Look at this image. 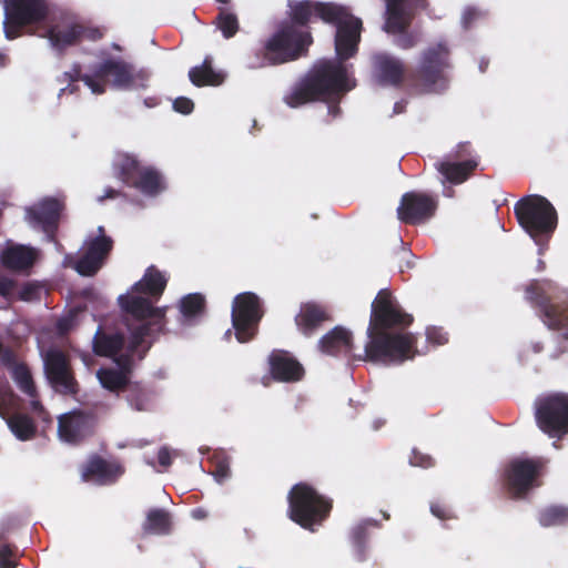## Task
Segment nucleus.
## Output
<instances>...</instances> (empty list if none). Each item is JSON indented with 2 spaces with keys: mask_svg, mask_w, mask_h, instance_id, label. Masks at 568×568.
<instances>
[{
  "mask_svg": "<svg viewBox=\"0 0 568 568\" xmlns=\"http://www.w3.org/2000/svg\"><path fill=\"white\" fill-rule=\"evenodd\" d=\"M122 193L113 187H106L105 191H104V194L99 196V202H103L104 200L106 199H116L121 195Z\"/></svg>",
  "mask_w": 568,
  "mask_h": 568,
  "instance_id": "obj_56",
  "label": "nucleus"
},
{
  "mask_svg": "<svg viewBox=\"0 0 568 568\" xmlns=\"http://www.w3.org/2000/svg\"><path fill=\"white\" fill-rule=\"evenodd\" d=\"M386 24L385 29L387 32L396 33L406 30L408 21L405 17L404 2L403 1H389L386 0Z\"/></svg>",
  "mask_w": 568,
  "mask_h": 568,
  "instance_id": "obj_36",
  "label": "nucleus"
},
{
  "mask_svg": "<svg viewBox=\"0 0 568 568\" xmlns=\"http://www.w3.org/2000/svg\"><path fill=\"white\" fill-rule=\"evenodd\" d=\"M538 521L542 527L562 526L568 523V507L550 505L538 513Z\"/></svg>",
  "mask_w": 568,
  "mask_h": 568,
  "instance_id": "obj_38",
  "label": "nucleus"
},
{
  "mask_svg": "<svg viewBox=\"0 0 568 568\" xmlns=\"http://www.w3.org/2000/svg\"><path fill=\"white\" fill-rule=\"evenodd\" d=\"M547 460L542 457L514 458L504 469L503 481L507 493L514 499H521L541 485Z\"/></svg>",
  "mask_w": 568,
  "mask_h": 568,
  "instance_id": "obj_10",
  "label": "nucleus"
},
{
  "mask_svg": "<svg viewBox=\"0 0 568 568\" xmlns=\"http://www.w3.org/2000/svg\"><path fill=\"white\" fill-rule=\"evenodd\" d=\"M94 77L97 81L104 85L108 81L116 89H130L140 81L148 80V73L143 70L135 71L134 67L122 60L109 58L94 65Z\"/></svg>",
  "mask_w": 568,
  "mask_h": 568,
  "instance_id": "obj_15",
  "label": "nucleus"
},
{
  "mask_svg": "<svg viewBox=\"0 0 568 568\" xmlns=\"http://www.w3.org/2000/svg\"><path fill=\"white\" fill-rule=\"evenodd\" d=\"M97 377L103 388L111 393H124L130 383V378L124 375V372H119L115 368L102 367L97 372Z\"/></svg>",
  "mask_w": 568,
  "mask_h": 568,
  "instance_id": "obj_33",
  "label": "nucleus"
},
{
  "mask_svg": "<svg viewBox=\"0 0 568 568\" xmlns=\"http://www.w3.org/2000/svg\"><path fill=\"white\" fill-rule=\"evenodd\" d=\"M345 93H343V95ZM341 97H342V94L336 98H331V99L324 101V102L336 101V103L328 105V114L332 115L333 118H337L342 112V110L338 105V100L341 99Z\"/></svg>",
  "mask_w": 568,
  "mask_h": 568,
  "instance_id": "obj_55",
  "label": "nucleus"
},
{
  "mask_svg": "<svg viewBox=\"0 0 568 568\" xmlns=\"http://www.w3.org/2000/svg\"><path fill=\"white\" fill-rule=\"evenodd\" d=\"M0 260L6 268L21 272L32 267L37 260V252L24 245H11L2 252Z\"/></svg>",
  "mask_w": 568,
  "mask_h": 568,
  "instance_id": "obj_24",
  "label": "nucleus"
},
{
  "mask_svg": "<svg viewBox=\"0 0 568 568\" xmlns=\"http://www.w3.org/2000/svg\"><path fill=\"white\" fill-rule=\"evenodd\" d=\"M561 329L565 332L556 337L557 345L550 354L551 359H558L565 354L568 355V327Z\"/></svg>",
  "mask_w": 568,
  "mask_h": 568,
  "instance_id": "obj_44",
  "label": "nucleus"
},
{
  "mask_svg": "<svg viewBox=\"0 0 568 568\" xmlns=\"http://www.w3.org/2000/svg\"><path fill=\"white\" fill-rule=\"evenodd\" d=\"M0 363L1 365L13 369L14 366L19 365L20 363L17 362V355L16 353L7 346H3L1 353H0Z\"/></svg>",
  "mask_w": 568,
  "mask_h": 568,
  "instance_id": "obj_49",
  "label": "nucleus"
},
{
  "mask_svg": "<svg viewBox=\"0 0 568 568\" xmlns=\"http://www.w3.org/2000/svg\"><path fill=\"white\" fill-rule=\"evenodd\" d=\"M213 475L219 481H222L230 475V468L225 463H219L213 471Z\"/></svg>",
  "mask_w": 568,
  "mask_h": 568,
  "instance_id": "obj_54",
  "label": "nucleus"
},
{
  "mask_svg": "<svg viewBox=\"0 0 568 568\" xmlns=\"http://www.w3.org/2000/svg\"><path fill=\"white\" fill-rule=\"evenodd\" d=\"M125 469L116 460H106L93 455L82 468V479L98 485H112L124 474Z\"/></svg>",
  "mask_w": 568,
  "mask_h": 568,
  "instance_id": "obj_20",
  "label": "nucleus"
},
{
  "mask_svg": "<svg viewBox=\"0 0 568 568\" xmlns=\"http://www.w3.org/2000/svg\"><path fill=\"white\" fill-rule=\"evenodd\" d=\"M530 348L535 354H539L545 349V345L542 342H534L531 343Z\"/></svg>",
  "mask_w": 568,
  "mask_h": 568,
  "instance_id": "obj_61",
  "label": "nucleus"
},
{
  "mask_svg": "<svg viewBox=\"0 0 568 568\" xmlns=\"http://www.w3.org/2000/svg\"><path fill=\"white\" fill-rule=\"evenodd\" d=\"M477 166V159L456 161L448 158L447 160L436 164L438 172L453 184H460L465 182Z\"/></svg>",
  "mask_w": 568,
  "mask_h": 568,
  "instance_id": "obj_25",
  "label": "nucleus"
},
{
  "mask_svg": "<svg viewBox=\"0 0 568 568\" xmlns=\"http://www.w3.org/2000/svg\"><path fill=\"white\" fill-rule=\"evenodd\" d=\"M214 23L225 39L235 37L240 30L237 16L225 8L220 9Z\"/></svg>",
  "mask_w": 568,
  "mask_h": 568,
  "instance_id": "obj_41",
  "label": "nucleus"
},
{
  "mask_svg": "<svg viewBox=\"0 0 568 568\" xmlns=\"http://www.w3.org/2000/svg\"><path fill=\"white\" fill-rule=\"evenodd\" d=\"M287 516L302 528L315 531L329 517L333 500L320 494L312 485L301 481L287 494Z\"/></svg>",
  "mask_w": 568,
  "mask_h": 568,
  "instance_id": "obj_5",
  "label": "nucleus"
},
{
  "mask_svg": "<svg viewBox=\"0 0 568 568\" xmlns=\"http://www.w3.org/2000/svg\"><path fill=\"white\" fill-rule=\"evenodd\" d=\"M17 547L11 544H2L0 546V568H16L18 566L14 559Z\"/></svg>",
  "mask_w": 568,
  "mask_h": 568,
  "instance_id": "obj_43",
  "label": "nucleus"
},
{
  "mask_svg": "<svg viewBox=\"0 0 568 568\" xmlns=\"http://www.w3.org/2000/svg\"><path fill=\"white\" fill-rule=\"evenodd\" d=\"M63 209V202L54 197H45L27 210V221L44 233L53 234L58 229Z\"/></svg>",
  "mask_w": 568,
  "mask_h": 568,
  "instance_id": "obj_18",
  "label": "nucleus"
},
{
  "mask_svg": "<svg viewBox=\"0 0 568 568\" xmlns=\"http://www.w3.org/2000/svg\"><path fill=\"white\" fill-rule=\"evenodd\" d=\"M143 169L138 156L130 153H119L113 161L115 176L128 186L132 185Z\"/></svg>",
  "mask_w": 568,
  "mask_h": 568,
  "instance_id": "obj_28",
  "label": "nucleus"
},
{
  "mask_svg": "<svg viewBox=\"0 0 568 568\" xmlns=\"http://www.w3.org/2000/svg\"><path fill=\"white\" fill-rule=\"evenodd\" d=\"M404 110V106L400 102H396L395 105H394V113H400L403 112Z\"/></svg>",
  "mask_w": 568,
  "mask_h": 568,
  "instance_id": "obj_63",
  "label": "nucleus"
},
{
  "mask_svg": "<svg viewBox=\"0 0 568 568\" xmlns=\"http://www.w3.org/2000/svg\"><path fill=\"white\" fill-rule=\"evenodd\" d=\"M430 511L435 517H437L442 520H447V519L453 518V513H452L450 508L443 503L432 504Z\"/></svg>",
  "mask_w": 568,
  "mask_h": 568,
  "instance_id": "obj_50",
  "label": "nucleus"
},
{
  "mask_svg": "<svg viewBox=\"0 0 568 568\" xmlns=\"http://www.w3.org/2000/svg\"><path fill=\"white\" fill-rule=\"evenodd\" d=\"M270 374L273 379L282 383H296L303 379V365L287 351L274 349L268 355Z\"/></svg>",
  "mask_w": 568,
  "mask_h": 568,
  "instance_id": "obj_19",
  "label": "nucleus"
},
{
  "mask_svg": "<svg viewBox=\"0 0 568 568\" xmlns=\"http://www.w3.org/2000/svg\"><path fill=\"white\" fill-rule=\"evenodd\" d=\"M398 33L399 36L396 38L395 43L403 50L412 49L419 42V38L415 33L406 32L405 30Z\"/></svg>",
  "mask_w": 568,
  "mask_h": 568,
  "instance_id": "obj_45",
  "label": "nucleus"
},
{
  "mask_svg": "<svg viewBox=\"0 0 568 568\" xmlns=\"http://www.w3.org/2000/svg\"><path fill=\"white\" fill-rule=\"evenodd\" d=\"M519 225L534 239L549 236L557 227V212L541 195H527L514 206Z\"/></svg>",
  "mask_w": 568,
  "mask_h": 568,
  "instance_id": "obj_7",
  "label": "nucleus"
},
{
  "mask_svg": "<svg viewBox=\"0 0 568 568\" xmlns=\"http://www.w3.org/2000/svg\"><path fill=\"white\" fill-rule=\"evenodd\" d=\"M409 464L412 466L422 467V468H429L435 465L434 459L432 456L424 454L417 449H413Z\"/></svg>",
  "mask_w": 568,
  "mask_h": 568,
  "instance_id": "obj_46",
  "label": "nucleus"
},
{
  "mask_svg": "<svg viewBox=\"0 0 568 568\" xmlns=\"http://www.w3.org/2000/svg\"><path fill=\"white\" fill-rule=\"evenodd\" d=\"M191 515L194 519L202 520L207 517V511L202 507H197L192 509Z\"/></svg>",
  "mask_w": 568,
  "mask_h": 568,
  "instance_id": "obj_60",
  "label": "nucleus"
},
{
  "mask_svg": "<svg viewBox=\"0 0 568 568\" xmlns=\"http://www.w3.org/2000/svg\"><path fill=\"white\" fill-rule=\"evenodd\" d=\"M549 281H532L525 288L526 300L538 310V316L550 331L568 327V295L552 296Z\"/></svg>",
  "mask_w": 568,
  "mask_h": 568,
  "instance_id": "obj_8",
  "label": "nucleus"
},
{
  "mask_svg": "<svg viewBox=\"0 0 568 568\" xmlns=\"http://www.w3.org/2000/svg\"><path fill=\"white\" fill-rule=\"evenodd\" d=\"M44 374L49 384L60 394L75 395L79 383L71 365L70 357L63 351L50 348L43 357Z\"/></svg>",
  "mask_w": 568,
  "mask_h": 568,
  "instance_id": "obj_13",
  "label": "nucleus"
},
{
  "mask_svg": "<svg viewBox=\"0 0 568 568\" xmlns=\"http://www.w3.org/2000/svg\"><path fill=\"white\" fill-rule=\"evenodd\" d=\"M378 523L374 519H366L356 525L351 532V540L356 550L358 561L366 559V542L369 537V527H377Z\"/></svg>",
  "mask_w": 568,
  "mask_h": 568,
  "instance_id": "obj_37",
  "label": "nucleus"
},
{
  "mask_svg": "<svg viewBox=\"0 0 568 568\" xmlns=\"http://www.w3.org/2000/svg\"><path fill=\"white\" fill-rule=\"evenodd\" d=\"M332 320L327 307L315 302L303 303L294 318L298 331L306 337H311L325 322Z\"/></svg>",
  "mask_w": 568,
  "mask_h": 568,
  "instance_id": "obj_22",
  "label": "nucleus"
},
{
  "mask_svg": "<svg viewBox=\"0 0 568 568\" xmlns=\"http://www.w3.org/2000/svg\"><path fill=\"white\" fill-rule=\"evenodd\" d=\"M534 416L537 427L549 437L568 435V393L549 392L537 396Z\"/></svg>",
  "mask_w": 568,
  "mask_h": 568,
  "instance_id": "obj_9",
  "label": "nucleus"
},
{
  "mask_svg": "<svg viewBox=\"0 0 568 568\" xmlns=\"http://www.w3.org/2000/svg\"><path fill=\"white\" fill-rule=\"evenodd\" d=\"M38 36L47 38L51 48L59 55H63L69 48L77 47L83 41L101 40L104 30L74 14L61 13L51 18Z\"/></svg>",
  "mask_w": 568,
  "mask_h": 568,
  "instance_id": "obj_6",
  "label": "nucleus"
},
{
  "mask_svg": "<svg viewBox=\"0 0 568 568\" xmlns=\"http://www.w3.org/2000/svg\"><path fill=\"white\" fill-rule=\"evenodd\" d=\"M141 347H138L136 349H131V342L129 343V346L126 348V352L124 354L118 355L114 358V362L119 366V372H124V375L130 378V374L133 369L134 365V355L139 352Z\"/></svg>",
  "mask_w": 568,
  "mask_h": 568,
  "instance_id": "obj_42",
  "label": "nucleus"
},
{
  "mask_svg": "<svg viewBox=\"0 0 568 568\" xmlns=\"http://www.w3.org/2000/svg\"><path fill=\"white\" fill-rule=\"evenodd\" d=\"M8 57L4 53H0V67H4L7 64Z\"/></svg>",
  "mask_w": 568,
  "mask_h": 568,
  "instance_id": "obj_64",
  "label": "nucleus"
},
{
  "mask_svg": "<svg viewBox=\"0 0 568 568\" xmlns=\"http://www.w3.org/2000/svg\"><path fill=\"white\" fill-rule=\"evenodd\" d=\"M414 317L390 290L378 291L371 305L363 359L384 365L402 364L416 355V337L406 332Z\"/></svg>",
  "mask_w": 568,
  "mask_h": 568,
  "instance_id": "obj_2",
  "label": "nucleus"
},
{
  "mask_svg": "<svg viewBox=\"0 0 568 568\" xmlns=\"http://www.w3.org/2000/svg\"><path fill=\"white\" fill-rule=\"evenodd\" d=\"M317 347L325 355H348L353 349V334L343 326H335L320 338Z\"/></svg>",
  "mask_w": 568,
  "mask_h": 568,
  "instance_id": "obj_23",
  "label": "nucleus"
},
{
  "mask_svg": "<svg viewBox=\"0 0 568 568\" xmlns=\"http://www.w3.org/2000/svg\"><path fill=\"white\" fill-rule=\"evenodd\" d=\"M436 197L422 192H406L402 195L397 207V217L408 225L425 223L432 219L437 210Z\"/></svg>",
  "mask_w": 568,
  "mask_h": 568,
  "instance_id": "obj_16",
  "label": "nucleus"
},
{
  "mask_svg": "<svg viewBox=\"0 0 568 568\" xmlns=\"http://www.w3.org/2000/svg\"><path fill=\"white\" fill-rule=\"evenodd\" d=\"M205 297L200 293L187 294L180 301V312L184 318L191 320L205 311Z\"/></svg>",
  "mask_w": 568,
  "mask_h": 568,
  "instance_id": "obj_40",
  "label": "nucleus"
},
{
  "mask_svg": "<svg viewBox=\"0 0 568 568\" xmlns=\"http://www.w3.org/2000/svg\"><path fill=\"white\" fill-rule=\"evenodd\" d=\"M13 287V282L11 280H0V295L6 296L8 295Z\"/></svg>",
  "mask_w": 568,
  "mask_h": 568,
  "instance_id": "obj_57",
  "label": "nucleus"
},
{
  "mask_svg": "<svg viewBox=\"0 0 568 568\" xmlns=\"http://www.w3.org/2000/svg\"><path fill=\"white\" fill-rule=\"evenodd\" d=\"M450 68V48L447 41H438L420 52L416 68L407 73L406 87L416 94L443 93Z\"/></svg>",
  "mask_w": 568,
  "mask_h": 568,
  "instance_id": "obj_3",
  "label": "nucleus"
},
{
  "mask_svg": "<svg viewBox=\"0 0 568 568\" xmlns=\"http://www.w3.org/2000/svg\"><path fill=\"white\" fill-rule=\"evenodd\" d=\"M129 405L138 410L145 412L152 406L153 392L139 382H131L124 390Z\"/></svg>",
  "mask_w": 568,
  "mask_h": 568,
  "instance_id": "obj_32",
  "label": "nucleus"
},
{
  "mask_svg": "<svg viewBox=\"0 0 568 568\" xmlns=\"http://www.w3.org/2000/svg\"><path fill=\"white\" fill-rule=\"evenodd\" d=\"M98 232L99 235L88 242L84 254L73 265L82 276L95 275L113 248V240L104 234V227L99 226Z\"/></svg>",
  "mask_w": 568,
  "mask_h": 568,
  "instance_id": "obj_17",
  "label": "nucleus"
},
{
  "mask_svg": "<svg viewBox=\"0 0 568 568\" xmlns=\"http://www.w3.org/2000/svg\"><path fill=\"white\" fill-rule=\"evenodd\" d=\"M130 187L139 190L148 196H155L164 189V182L160 172L153 166H144Z\"/></svg>",
  "mask_w": 568,
  "mask_h": 568,
  "instance_id": "obj_31",
  "label": "nucleus"
},
{
  "mask_svg": "<svg viewBox=\"0 0 568 568\" xmlns=\"http://www.w3.org/2000/svg\"><path fill=\"white\" fill-rule=\"evenodd\" d=\"M79 91V85L75 84V82H68V85L62 88L59 92V97H61L64 93L73 94Z\"/></svg>",
  "mask_w": 568,
  "mask_h": 568,
  "instance_id": "obj_59",
  "label": "nucleus"
},
{
  "mask_svg": "<svg viewBox=\"0 0 568 568\" xmlns=\"http://www.w3.org/2000/svg\"><path fill=\"white\" fill-rule=\"evenodd\" d=\"M49 12L45 0H6L3 31L8 40L22 36L23 29L39 24Z\"/></svg>",
  "mask_w": 568,
  "mask_h": 568,
  "instance_id": "obj_11",
  "label": "nucleus"
},
{
  "mask_svg": "<svg viewBox=\"0 0 568 568\" xmlns=\"http://www.w3.org/2000/svg\"><path fill=\"white\" fill-rule=\"evenodd\" d=\"M427 339L437 345L445 344L447 342L446 334H444L440 329L432 327L427 329Z\"/></svg>",
  "mask_w": 568,
  "mask_h": 568,
  "instance_id": "obj_51",
  "label": "nucleus"
},
{
  "mask_svg": "<svg viewBox=\"0 0 568 568\" xmlns=\"http://www.w3.org/2000/svg\"><path fill=\"white\" fill-rule=\"evenodd\" d=\"M0 416L6 420L10 432L17 439L27 442L36 437L37 425L28 414L14 412L8 415L0 409Z\"/></svg>",
  "mask_w": 568,
  "mask_h": 568,
  "instance_id": "obj_27",
  "label": "nucleus"
},
{
  "mask_svg": "<svg viewBox=\"0 0 568 568\" xmlns=\"http://www.w3.org/2000/svg\"><path fill=\"white\" fill-rule=\"evenodd\" d=\"M58 81L60 83L83 81L84 84L90 88L92 93H94V94H103L104 93V84L102 82L95 80L94 72L91 75L82 74L81 64L78 62L72 64V68L70 71L63 72L58 78Z\"/></svg>",
  "mask_w": 568,
  "mask_h": 568,
  "instance_id": "obj_35",
  "label": "nucleus"
},
{
  "mask_svg": "<svg viewBox=\"0 0 568 568\" xmlns=\"http://www.w3.org/2000/svg\"><path fill=\"white\" fill-rule=\"evenodd\" d=\"M38 418H40L45 424L52 423V418L45 408L38 415Z\"/></svg>",
  "mask_w": 568,
  "mask_h": 568,
  "instance_id": "obj_62",
  "label": "nucleus"
},
{
  "mask_svg": "<svg viewBox=\"0 0 568 568\" xmlns=\"http://www.w3.org/2000/svg\"><path fill=\"white\" fill-rule=\"evenodd\" d=\"M98 424L93 410L74 409L58 418V435L64 443L79 445L91 437Z\"/></svg>",
  "mask_w": 568,
  "mask_h": 568,
  "instance_id": "obj_14",
  "label": "nucleus"
},
{
  "mask_svg": "<svg viewBox=\"0 0 568 568\" xmlns=\"http://www.w3.org/2000/svg\"><path fill=\"white\" fill-rule=\"evenodd\" d=\"M264 306L260 296L253 292L237 294L232 303V325L240 343L252 341L264 316Z\"/></svg>",
  "mask_w": 568,
  "mask_h": 568,
  "instance_id": "obj_12",
  "label": "nucleus"
},
{
  "mask_svg": "<svg viewBox=\"0 0 568 568\" xmlns=\"http://www.w3.org/2000/svg\"><path fill=\"white\" fill-rule=\"evenodd\" d=\"M287 20L245 57L247 69L257 70L296 61L308 54L313 43L310 23L320 19L336 27L337 60H321L285 95L291 108L336 98L353 89L344 62L358 51L362 20L345 6L313 0H288Z\"/></svg>",
  "mask_w": 568,
  "mask_h": 568,
  "instance_id": "obj_1",
  "label": "nucleus"
},
{
  "mask_svg": "<svg viewBox=\"0 0 568 568\" xmlns=\"http://www.w3.org/2000/svg\"><path fill=\"white\" fill-rule=\"evenodd\" d=\"M158 462L161 466L168 468L172 464V456L168 447H161L158 452Z\"/></svg>",
  "mask_w": 568,
  "mask_h": 568,
  "instance_id": "obj_53",
  "label": "nucleus"
},
{
  "mask_svg": "<svg viewBox=\"0 0 568 568\" xmlns=\"http://www.w3.org/2000/svg\"><path fill=\"white\" fill-rule=\"evenodd\" d=\"M118 303L123 313L141 322L131 331V349L142 347L144 343L149 342L138 356L139 359H142L151 347L153 339L164 333L165 310L153 306L150 297L141 296V294L132 293V291L120 295Z\"/></svg>",
  "mask_w": 568,
  "mask_h": 568,
  "instance_id": "obj_4",
  "label": "nucleus"
},
{
  "mask_svg": "<svg viewBox=\"0 0 568 568\" xmlns=\"http://www.w3.org/2000/svg\"><path fill=\"white\" fill-rule=\"evenodd\" d=\"M75 316H77V312L71 311L68 316L59 320L58 325H57L58 329L61 333H67L72 327Z\"/></svg>",
  "mask_w": 568,
  "mask_h": 568,
  "instance_id": "obj_52",
  "label": "nucleus"
},
{
  "mask_svg": "<svg viewBox=\"0 0 568 568\" xmlns=\"http://www.w3.org/2000/svg\"><path fill=\"white\" fill-rule=\"evenodd\" d=\"M189 79L195 87H216L223 83L224 74L212 67V58L205 57L201 65L190 69Z\"/></svg>",
  "mask_w": 568,
  "mask_h": 568,
  "instance_id": "obj_30",
  "label": "nucleus"
},
{
  "mask_svg": "<svg viewBox=\"0 0 568 568\" xmlns=\"http://www.w3.org/2000/svg\"><path fill=\"white\" fill-rule=\"evenodd\" d=\"M30 407H31V410L37 416L44 409L42 403L39 400V395L36 398H31Z\"/></svg>",
  "mask_w": 568,
  "mask_h": 568,
  "instance_id": "obj_58",
  "label": "nucleus"
},
{
  "mask_svg": "<svg viewBox=\"0 0 568 568\" xmlns=\"http://www.w3.org/2000/svg\"><path fill=\"white\" fill-rule=\"evenodd\" d=\"M124 336L121 333H105L101 327L94 334L92 347L94 354L102 357H114L124 346Z\"/></svg>",
  "mask_w": 568,
  "mask_h": 568,
  "instance_id": "obj_29",
  "label": "nucleus"
},
{
  "mask_svg": "<svg viewBox=\"0 0 568 568\" xmlns=\"http://www.w3.org/2000/svg\"><path fill=\"white\" fill-rule=\"evenodd\" d=\"M174 111L182 114H190L194 109V103L186 97H179L173 101Z\"/></svg>",
  "mask_w": 568,
  "mask_h": 568,
  "instance_id": "obj_48",
  "label": "nucleus"
},
{
  "mask_svg": "<svg viewBox=\"0 0 568 568\" xmlns=\"http://www.w3.org/2000/svg\"><path fill=\"white\" fill-rule=\"evenodd\" d=\"M448 158L456 161H463L473 158V148L470 142H462L448 154Z\"/></svg>",
  "mask_w": 568,
  "mask_h": 568,
  "instance_id": "obj_47",
  "label": "nucleus"
},
{
  "mask_svg": "<svg viewBox=\"0 0 568 568\" xmlns=\"http://www.w3.org/2000/svg\"><path fill=\"white\" fill-rule=\"evenodd\" d=\"M11 376L19 389L30 398L38 396V390L29 367L24 363H20L11 371Z\"/></svg>",
  "mask_w": 568,
  "mask_h": 568,
  "instance_id": "obj_39",
  "label": "nucleus"
},
{
  "mask_svg": "<svg viewBox=\"0 0 568 568\" xmlns=\"http://www.w3.org/2000/svg\"><path fill=\"white\" fill-rule=\"evenodd\" d=\"M374 75L382 85L400 87L406 83L408 71L405 63L390 54L379 53L374 57Z\"/></svg>",
  "mask_w": 568,
  "mask_h": 568,
  "instance_id": "obj_21",
  "label": "nucleus"
},
{
  "mask_svg": "<svg viewBox=\"0 0 568 568\" xmlns=\"http://www.w3.org/2000/svg\"><path fill=\"white\" fill-rule=\"evenodd\" d=\"M168 284L166 277L155 267L149 266L140 281L131 287L132 293L143 294L158 301Z\"/></svg>",
  "mask_w": 568,
  "mask_h": 568,
  "instance_id": "obj_26",
  "label": "nucleus"
},
{
  "mask_svg": "<svg viewBox=\"0 0 568 568\" xmlns=\"http://www.w3.org/2000/svg\"><path fill=\"white\" fill-rule=\"evenodd\" d=\"M171 530L170 514L164 509L154 508L146 515L143 531L148 535H166Z\"/></svg>",
  "mask_w": 568,
  "mask_h": 568,
  "instance_id": "obj_34",
  "label": "nucleus"
}]
</instances>
